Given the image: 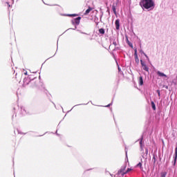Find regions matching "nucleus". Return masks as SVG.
I'll return each instance as SVG.
<instances>
[{
	"mask_svg": "<svg viewBox=\"0 0 177 177\" xmlns=\"http://www.w3.org/2000/svg\"><path fill=\"white\" fill-rule=\"evenodd\" d=\"M112 10H113L114 15H117V10L115 9V6H112Z\"/></svg>",
	"mask_w": 177,
	"mask_h": 177,
	"instance_id": "10",
	"label": "nucleus"
},
{
	"mask_svg": "<svg viewBox=\"0 0 177 177\" xmlns=\"http://www.w3.org/2000/svg\"><path fill=\"white\" fill-rule=\"evenodd\" d=\"M167 176V172L166 171H163L161 173V176L160 177H166Z\"/></svg>",
	"mask_w": 177,
	"mask_h": 177,
	"instance_id": "14",
	"label": "nucleus"
},
{
	"mask_svg": "<svg viewBox=\"0 0 177 177\" xmlns=\"http://www.w3.org/2000/svg\"><path fill=\"white\" fill-rule=\"evenodd\" d=\"M68 17H77L78 15L77 14H72V15H68Z\"/></svg>",
	"mask_w": 177,
	"mask_h": 177,
	"instance_id": "13",
	"label": "nucleus"
},
{
	"mask_svg": "<svg viewBox=\"0 0 177 177\" xmlns=\"http://www.w3.org/2000/svg\"><path fill=\"white\" fill-rule=\"evenodd\" d=\"M157 93H158V96H160V91H159V90L157 91Z\"/></svg>",
	"mask_w": 177,
	"mask_h": 177,
	"instance_id": "20",
	"label": "nucleus"
},
{
	"mask_svg": "<svg viewBox=\"0 0 177 177\" xmlns=\"http://www.w3.org/2000/svg\"><path fill=\"white\" fill-rule=\"evenodd\" d=\"M151 106H152V109H153V110H156V104H154V102H151Z\"/></svg>",
	"mask_w": 177,
	"mask_h": 177,
	"instance_id": "12",
	"label": "nucleus"
},
{
	"mask_svg": "<svg viewBox=\"0 0 177 177\" xmlns=\"http://www.w3.org/2000/svg\"><path fill=\"white\" fill-rule=\"evenodd\" d=\"M157 74L159 75V77H167V75H165L164 73H161L160 71H158Z\"/></svg>",
	"mask_w": 177,
	"mask_h": 177,
	"instance_id": "8",
	"label": "nucleus"
},
{
	"mask_svg": "<svg viewBox=\"0 0 177 177\" xmlns=\"http://www.w3.org/2000/svg\"><path fill=\"white\" fill-rule=\"evenodd\" d=\"M136 59V63H139V57H138V56L135 57Z\"/></svg>",
	"mask_w": 177,
	"mask_h": 177,
	"instance_id": "17",
	"label": "nucleus"
},
{
	"mask_svg": "<svg viewBox=\"0 0 177 177\" xmlns=\"http://www.w3.org/2000/svg\"><path fill=\"white\" fill-rule=\"evenodd\" d=\"M146 151H147H147H148V149H146Z\"/></svg>",
	"mask_w": 177,
	"mask_h": 177,
	"instance_id": "23",
	"label": "nucleus"
},
{
	"mask_svg": "<svg viewBox=\"0 0 177 177\" xmlns=\"http://www.w3.org/2000/svg\"><path fill=\"white\" fill-rule=\"evenodd\" d=\"M176 158H177V147L175 149L174 162H176Z\"/></svg>",
	"mask_w": 177,
	"mask_h": 177,
	"instance_id": "11",
	"label": "nucleus"
},
{
	"mask_svg": "<svg viewBox=\"0 0 177 177\" xmlns=\"http://www.w3.org/2000/svg\"><path fill=\"white\" fill-rule=\"evenodd\" d=\"M142 142H143V138H142V139L140 140V146H142Z\"/></svg>",
	"mask_w": 177,
	"mask_h": 177,
	"instance_id": "19",
	"label": "nucleus"
},
{
	"mask_svg": "<svg viewBox=\"0 0 177 177\" xmlns=\"http://www.w3.org/2000/svg\"><path fill=\"white\" fill-rule=\"evenodd\" d=\"M91 10H93V8H92L91 6H88V8L84 12V15L86 16L87 15H89Z\"/></svg>",
	"mask_w": 177,
	"mask_h": 177,
	"instance_id": "4",
	"label": "nucleus"
},
{
	"mask_svg": "<svg viewBox=\"0 0 177 177\" xmlns=\"http://www.w3.org/2000/svg\"><path fill=\"white\" fill-rule=\"evenodd\" d=\"M134 55H135V57H136V56H138V50H137L136 49L135 50Z\"/></svg>",
	"mask_w": 177,
	"mask_h": 177,
	"instance_id": "18",
	"label": "nucleus"
},
{
	"mask_svg": "<svg viewBox=\"0 0 177 177\" xmlns=\"http://www.w3.org/2000/svg\"><path fill=\"white\" fill-rule=\"evenodd\" d=\"M110 105L106 106V107H109Z\"/></svg>",
	"mask_w": 177,
	"mask_h": 177,
	"instance_id": "24",
	"label": "nucleus"
},
{
	"mask_svg": "<svg viewBox=\"0 0 177 177\" xmlns=\"http://www.w3.org/2000/svg\"><path fill=\"white\" fill-rule=\"evenodd\" d=\"M139 84L140 86L143 85V77H139Z\"/></svg>",
	"mask_w": 177,
	"mask_h": 177,
	"instance_id": "9",
	"label": "nucleus"
},
{
	"mask_svg": "<svg viewBox=\"0 0 177 177\" xmlns=\"http://www.w3.org/2000/svg\"><path fill=\"white\" fill-rule=\"evenodd\" d=\"M115 24L116 30H120V19H116Z\"/></svg>",
	"mask_w": 177,
	"mask_h": 177,
	"instance_id": "6",
	"label": "nucleus"
},
{
	"mask_svg": "<svg viewBox=\"0 0 177 177\" xmlns=\"http://www.w3.org/2000/svg\"><path fill=\"white\" fill-rule=\"evenodd\" d=\"M152 160H153V164H156V156H153Z\"/></svg>",
	"mask_w": 177,
	"mask_h": 177,
	"instance_id": "16",
	"label": "nucleus"
},
{
	"mask_svg": "<svg viewBox=\"0 0 177 177\" xmlns=\"http://www.w3.org/2000/svg\"><path fill=\"white\" fill-rule=\"evenodd\" d=\"M129 45L132 48V44H129Z\"/></svg>",
	"mask_w": 177,
	"mask_h": 177,
	"instance_id": "21",
	"label": "nucleus"
},
{
	"mask_svg": "<svg viewBox=\"0 0 177 177\" xmlns=\"http://www.w3.org/2000/svg\"><path fill=\"white\" fill-rule=\"evenodd\" d=\"M24 75H27V72H25V73H24Z\"/></svg>",
	"mask_w": 177,
	"mask_h": 177,
	"instance_id": "22",
	"label": "nucleus"
},
{
	"mask_svg": "<svg viewBox=\"0 0 177 177\" xmlns=\"http://www.w3.org/2000/svg\"><path fill=\"white\" fill-rule=\"evenodd\" d=\"M100 34H104V30L103 28L99 29Z\"/></svg>",
	"mask_w": 177,
	"mask_h": 177,
	"instance_id": "15",
	"label": "nucleus"
},
{
	"mask_svg": "<svg viewBox=\"0 0 177 177\" xmlns=\"http://www.w3.org/2000/svg\"><path fill=\"white\" fill-rule=\"evenodd\" d=\"M127 168V167H122L118 172V176H124L125 175V174H128V172H131V171H132V168H128L127 169V171H125V169Z\"/></svg>",
	"mask_w": 177,
	"mask_h": 177,
	"instance_id": "2",
	"label": "nucleus"
},
{
	"mask_svg": "<svg viewBox=\"0 0 177 177\" xmlns=\"http://www.w3.org/2000/svg\"><path fill=\"white\" fill-rule=\"evenodd\" d=\"M140 63H141L142 67L143 68V70H145V71H149V67H147V65H146V64L143 62V60L141 59Z\"/></svg>",
	"mask_w": 177,
	"mask_h": 177,
	"instance_id": "3",
	"label": "nucleus"
},
{
	"mask_svg": "<svg viewBox=\"0 0 177 177\" xmlns=\"http://www.w3.org/2000/svg\"><path fill=\"white\" fill-rule=\"evenodd\" d=\"M141 4L145 9H150V8H153V6H154V2H153V0H142Z\"/></svg>",
	"mask_w": 177,
	"mask_h": 177,
	"instance_id": "1",
	"label": "nucleus"
},
{
	"mask_svg": "<svg viewBox=\"0 0 177 177\" xmlns=\"http://www.w3.org/2000/svg\"><path fill=\"white\" fill-rule=\"evenodd\" d=\"M142 161L141 160V162H140L138 164H137L136 167L140 168L141 170L143 169V167H142Z\"/></svg>",
	"mask_w": 177,
	"mask_h": 177,
	"instance_id": "7",
	"label": "nucleus"
},
{
	"mask_svg": "<svg viewBox=\"0 0 177 177\" xmlns=\"http://www.w3.org/2000/svg\"><path fill=\"white\" fill-rule=\"evenodd\" d=\"M75 24H77V26L80 25V23L81 21V17H78L76 19H74Z\"/></svg>",
	"mask_w": 177,
	"mask_h": 177,
	"instance_id": "5",
	"label": "nucleus"
}]
</instances>
